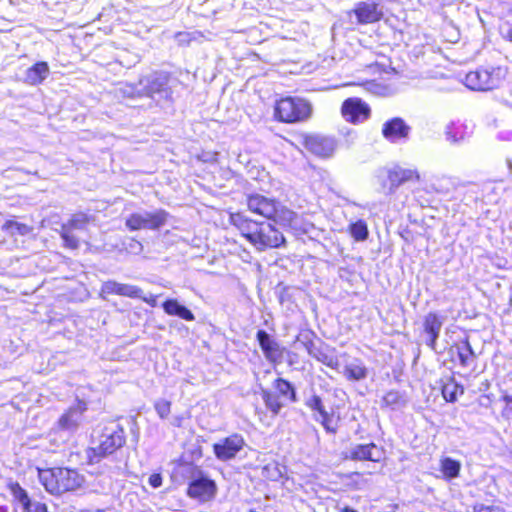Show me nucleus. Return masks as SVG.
<instances>
[{
	"mask_svg": "<svg viewBox=\"0 0 512 512\" xmlns=\"http://www.w3.org/2000/svg\"><path fill=\"white\" fill-rule=\"evenodd\" d=\"M243 444V439L240 436L233 435L215 443L213 449L216 457L225 461L233 458L241 450Z\"/></svg>",
	"mask_w": 512,
	"mask_h": 512,
	"instance_id": "412c9836",
	"label": "nucleus"
},
{
	"mask_svg": "<svg viewBox=\"0 0 512 512\" xmlns=\"http://www.w3.org/2000/svg\"><path fill=\"white\" fill-rule=\"evenodd\" d=\"M258 215H261L263 221H272L274 223H291L295 214L274 199H268L258 196Z\"/></svg>",
	"mask_w": 512,
	"mask_h": 512,
	"instance_id": "9d476101",
	"label": "nucleus"
},
{
	"mask_svg": "<svg viewBox=\"0 0 512 512\" xmlns=\"http://www.w3.org/2000/svg\"><path fill=\"white\" fill-rule=\"evenodd\" d=\"M38 477L47 492L60 495L82 487L85 478L75 469L56 467L39 470Z\"/></svg>",
	"mask_w": 512,
	"mask_h": 512,
	"instance_id": "f257e3e1",
	"label": "nucleus"
},
{
	"mask_svg": "<svg viewBox=\"0 0 512 512\" xmlns=\"http://www.w3.org/2000/svg\"><path fill=\"white\" fill-rule=\"evenodd\" d=\"M25 512H47V507L45 504L40 502L32 503L30 502V506L24 510Z\"/></svg>",
	"mask_w": 512,
	"mask_h": 512,
	"instance_id": "58836bf2",
	"label": "nucleus"
},
{
	"mask_svg": "<svg viewBox=\"0 0 512 512\" xmlns=\"http://www.w3.org/2000/svg\"><path fill=\"white\" fill-rule=\"evenodd\" d=\"M402 396L396 390L387 391L381 398L380 406L382 409H394L402 404Z\"/></svg>",
	"mask_w": 512,
	"mask_h": 512,
	"instance_id": "2f4dec72",
	"label": "nucleus"
},
{
	"mask_svg": "<svg viewBox=\"0 0 512 512\" xmlns=\"http://www.w3.org/2000/svg\"><path fill=\"white\" fill-rule=\"evenodd\" d=\"M144 300L149 303L152 307H155L157 305V298L150 296L149 298H144Z\"/></svg>",
	"mask_w": 512,
	"mask_h": 512,
	"instance_id": "49530a36",
	"label": "nucleus"
},
{
	"mask_svg": "<svg viewBox=\"0 0 512 512\" xmlns=\"http://www.w3.org/2000/svg\"><path fill=\"white\" fill-rule=\"evenodd\" d=\"M290 223H274L272 221H258V244L262 248H276L285 241L280 227Z\"/></svg>",
	"mask_w": 512,
	"mask_h": 512,
	"instance_id": "ddd939ff",
	"label": "nucleus"
},
{
	"mask_svg": "<svg viewBox=\"0 0 512 512\" xmlns=\"http://www.w3.org/2000/svg\"><path fill=\"white\" fill-rule=\"evenodd\" d=\"M349 14H354L360 25L374 24L384 17L380 3L375 0L357 2Z\"/></svg>",
	"mask_w": 512,
	"mask_h": 512,
	"instance_id": "2eb2a0df",
	"label": "nucleus"
},
{
	"mask_svg": "<svg viewBox=\"0 0 512 512\" xmlns=\"http://www.w3.org/2000/svg\"><path fill=\"white\" fill-rule=\"evenodd\" d=\"M313 107L309 100L299 96H281L273 106V118L284 124H296L309 120Z\"/></svg>",
	"mask_w": 512,
	"mask_h": 512,
	"instance_id": "f03ea898",
	"label": "nucleus"
},
{
	"mask_svg": "<svg viewBox=\"0 0 512 512\" xmlns=\"http://www.w3.org/2000/svg\"><path fill=\"white\" fill-rule=\"evenodd\" d=\"M2 230L6 231L8 234L14 235H27L30 234L33 228L25 223H20L14 219L6 220L2 225Z\"/></svg>",
	"mask_w": 512,
	"mask_h": 512,
	"instance_id": "7c9ffc66",
	"label": "nucleus"
},
{
	"mask_svg": "<svg viewBox=\"0 0 512 512\" xmlns=\"http://www.w3.org/2000/svg\"><path fill=\"white\" fill-rule=\"evenodd\" d=\"M511 301H512V298H511Z\"/></svg>",
	"mask_w": 512,
	"mask_h": 512,
	"instance_id": "864d4df0",
	"label": "nucleus"
},
{
	"mask_svg": "<svg viewBox=\"0 0 512 512\" xmlns=\"http://www.w3.org/2000/svg\"><path fill=\"white\" fill-rule=\"evenodd\" d=\"M262 398L267 408L275 416L279 413L282 406L296 401V393L289 381L277 378L273 383L272 389L262 391Z\"/></svg>",
	"mask_w": 512,
	"mask_h": 512,
	"instance_id": "20e7f679",
	"label": "nucleus"
},
{
	"mask_svg": "<svg viewBox=\"0 0 512 512\" xmlns=\"http://www.w3.org/2000/svg\"><path fill=\"white\" fill-rule=\"evenodd\" d=\"M503 39L507 42L512 43V24L507 29L506 33L503 35Z\"/></svg>",
	"mask_w": 512,
	"mask_h": 512,
	"instance_id": "a18cd8bd",
	"label": "nucleus"
},
{
	"mask_svg": "<svg viewBox=\"0 0 512 512\" xmlns=\"http://www.w3.org/2000/svg\"><path fill=\"white\" fill-rule=\"evenodd\" d=\"M168 217L169 214L164 209H158L144 215L132 213L126 218L125 226L129 231L158 230L166 224Z\"/></svg>",
	"mask_w": 512,
	"mask_h": 512,
	"instance_id": "6e6552de",
	"label": "nucleus"
},
{
	"mask_svg": "<svg viewBox=\"0 0 512 512\" xmlns=\"http://www.w3.org/2000/svg\"><path fill=\"white\" fill-rule=\"evenodd\" d=\"M303 145L309 153L322 159L332 157L337 149L336 139L323 135H307Z\"/></svg>",
	"mask_w": 512,
	"mask_h": 512,
	"instance_id": "4468645a",
	"label": "nucleus"
},
{
	"mask_svg": "<svg viewBox=\"0 0 512 512\" xmlns=\"http://www.w3.org/2000/svg\"><path fill=\"white\" fill-rule=\"evenodd\" d=\"M365 91L376 95L385 94L388 90L386 85L378 83L376 80H366L358 84Z\"/></svg>",
	"mask_w": 512,
	"mask_h": 512,
	"instance_id": "72a5a7b5",
	"label": "nucleus"
},
{
	"mask_svg": "<svg viewBox=\"0 0 512 512\" xmlns=\"http://www.w3.org/2000/svg\"><path fill=\"white\" fill-rule=\"evenodd\" d=\"M357 362L344 367L343 374L349 381H360L367 377L368 370L366 366L360 360H357Z\"/></svg>",
	"mask_w": 512,
	"mask_h": 512,
	"instance_id": "c85d7f7f",
	"label": "nucleus"
},
{
	"mask_svg": "<svg viewBox=\"0 0 512 512\" xmlns=\"http://www.w3.org/2000/svg\"><path fill=\"white\" fill-rule=\"evenodd\" d=\"M347 231L356 242L365 241L369 236L367 223L362 219L350 223Z\"/></svg>",
	"mask_w": 512,
	"mask_h": 512,
	"instance_id": "c756f323",
	"label": "nucleus"
},
{
	"mask_svg": "<svg viewBox=\"0 0 512 512\" xmlns=\"http://www.w3.org/2000/svg\"><path fill=\"white\" fill-rule=\"evenodd\" d=\"M474 512H495V508L492 506L478 505L474 507Z\"/></svg>",
	"mask_w": 512,
	"mask_h": 512,
	"instance_id": "79ce46f5",
	"label": "nucleus"
},
{
	"mask_svg": "<svg viewBox=\"0 0 512 512\" xmlns=\"http://www.w3.org/2000/svg\"><path fill=\"white\" fill-rule=\"evenodd\" d=\"M10 490L14 499L21 505L23 511L30 506L31 501L26 491L18 483L12 484Z\"/></svg>",
	"mask_w": 512,
	"mask_h": 512,
	"instance_id": "473e14b6",
	"label": "nucleus"
},
{
	"mask_svg": "<svg viewBox=\"0 0 512 512\" xmlns=\"http://www.w3.org/2000/svg\"><path fill=\"white\" fill-rule=\"evenodd\" d=\"M305 405L313 412V418L320 423L326 433L336 435L340 427V415L334 411H327L322 398L312 395L305 401Z\"/></svg>",
	"mask_w": 512,
	"mask_h": 512,
	"instance_id": "0eeeda50",
	"label": "nucleus"
},
{
	"mask_svg": "<svg viewBox=\"0 0 512 512\" xmlns=\"http://www.w3.org/2000/svg\"><path fill=\"white\" fill-rule=\"evenodd\" d=\"M340 114L347 123L359 125L371 117L372 110L362 98L349 97L342 102Z\"/></svg>",
	"mask_w": 512,
	"mask_h": 512,
	"instance_id": "1a4fd4ad",
	"label": "nucleus"
},
{
	"mask_svg": "<svg viewBox=\"0 0 512 512\" xmlns=\"http://www.w3.org/2000/svg\"><path fill=\"white\" fill-rule=\"evenodd\" d=\"M320 342H314L312 340H308L306 342H304V347L305 349L307 350L308 354L312 357L313 355V351L316 350V348L318 347Z\"/></svg>",
	"mask_w": 512,
	"mask_h": 512,
	"instance_id": "a19ab883",
	"label": "nucleus"
},
{
	"mask_svg": "<svg viewBox=\"0 0 512 512\" xmlns=\"http://www.w3.org/2000/svg\"><path fill=\"white\" fill-rule=\"evenodd\" d=\"M420 179L421 176L417 169L396 167L389 170L387 174V180L391 189L398 188L408 183H417Z\"/></svg>",
	"mask_w": 512,
	"mask_h": 512,
	"instance_id": "4be33fe9",
	"label": "nucleus"
},
{
	"mask_svg": "<svg viewBox=\"0 0 512 512\" xmlns=\"http://www.w3.org/2000/svg\"><path fill=\"white\" fill-rule=\"evenodd\" d=\"M119 291L121 292L122 295L129 296V297H134V296L138 295V291L139 290L128 289V290H119Z\"/></svg>",
	"mask_w": 512,
	"mask_h": 512,
	"instance_id": "c03bdc74",
	"label": "nucleus"
},
{
	"mask_svg": "<svg viewBox=\"0 0 512 512\" xmlns=\"http://www.w3.org/2000/svg\"><path fill=\"white\" fill-rule=\"evenodd\" d=\"M48 73V63L45 61H38L27 69L25 82L31 86L40 85L46 79Z\"/></svg>",
	"mask_w": 512,
	"mask_h": 512,
	"instance_id": "b1692460",
	"label": "nucleus"
},
{
	"mask_svg": "<svg viewBox=\"0 0 512 512\" xmlns=\"http://www.w3.org/2000/svg\"><path fill=\"white\" fill-rule=\"evenodd\" d=\"M494 397L492 394H482L479 399V405L485 408H490L493 404Z\"/></svg>",
	"mask_w": 512,
	"mask_h": 512,
	"instance_id": "4c0bfd02",
	"label": "nucleus"
},
{
	"mask_svg": "<svg viewBox=\"0 0 512 512\" xmlns=\"http://www.w3.org/2000/svg\"><path fill=\"white\" fill-rule=\"evenodd\" d=\"M445 320L446 317L437 311H430L422 318L420 336L433 351L436 350L437 340Z\"/></svg>",
	"mask_w": 512,
	"mask_h": 512,
	"instance_id": "9b49d317",
	"label": "nucleus"
},
{
	"mask_svg": "<svg viewBox=\"0 0 512 512\" xmlns=\"http://www.w3.org/2000/svg\"><path fill=\"white\" fill-rule=\"evenodd\" d=\"M340 512H357L354 508L352 507H349V506H345L343 507Z\"/></svg>",
	"mask_w": 512,
	"mask_h": 512,
	"instance_id": "de8ad7c7",
	"label": "nucleus"
},
{
	"mask_svg": "<svg viewBox=\"0 0 512 512\" xmlns=\"http://www.w3.org/2000/svg\"><path fill=\"white\" fill-rule=\"evenodd\" d=\"M164 311L173 316H178L186 321L194 320L193 313L185 306L179 304L176 300H167L163 303Z\"/></svg>",
	"mask_w": 512,
	"mask_h": 512,
	"instance_id": "bb28decb",
	"label": "nucleus"
},
{
	"mask_svg": "<svg viewBox=\"0 0 512 512\" xmlns=\"http://www.w3.org/2000/svg\"><path fill=\"white\" fill-rule=\"evenodd\" d=\"M258 344L271 364L276 365L282 361L285 349L265 331L258 330Z\"/></svg>",
	"mask_w": 512,
	"mask_h": 512,
	"instance_id": "6ab92c4d",
	"label": "nucleus"
},
{
	"mask_svg": "<svg viewBox=\"0 0 512 512\" xmlns=\"http://www.w3.org/2000/svg\"><path fill=\"white\" fill-rule=\"evenodd\" d=\"M246 237H247L251 242H254V241H255V239H254L253 235H251V234H247V235H246Z\"/></svg>",
	"mask_w": 512,
	"mask_h": 512,
	"instance_id": "09e8293b",
	"label": "nucleus"
},
{
	"mask_svg": "<svg viewBox=\"0 0 512 512\" xmlns=\"http://www.w3.org/2000/svg\"><path fill=\"white\" fill-rule=\"evenodd\" d=\"M125 443L124 430L116 424L103 429L95 445L90 449L91 461H99L100 458L114 453Z\"/></svg>",
	"mask_w": 512,
	"mask_h": 512,
	"instance_id": "7ed1b4c3",
	"label": "nucleus"
},
{
	"mask_svg": "<svg viewBox=\"0 0 512 512\" xmlns=\"http://www.w3.org/2000/svg\"><path fill=\"white\" fill-rule=\"evenodd\" d=\"M501 82L500 68L495 67H480L469 71L464 79V84L468 89L480 92L494 90L500 86Z\"/></svg>",
	"mask_w": 512,
	"mask_h": 512,
	"instance_id": "39448f33",
	"label": "nucleus"
},
{
	"mask_svg": "<svg viewBox=\"0 0 512 512\" xmlns=\"http://www.w3.org/2000/svg\"><path fill=\"white\" fill-rule=\"evenodd\" d=\"M262 473L268 480H276L280 476V473L277 471L276 463L264 466Z\"/></svg>",
	"mask_w": 512,
	"mask_h": 512,
	"instance_id": "e433bc0d",
	"label": "nucleus"
},
{
	"mask_svg": "<svg viewBox=\"0 0 512 512\" xmlns=\"http://www.w3.org/2000/svg\"><path fill=\"white\" fill-rule=\"evenodd\" d=\"M312 357L331 369L336 370L339 367V360L334 354V350H330L328 346L322 343H319L316 350L313 351Z\"/></svg>",
	"mask_w": 512,
	"mask_h": 512,
	"instance_id": "a878e982",
	"label": "nucleus"
},
{
	"mask_svg": "<svg viewBox=\"0 0 512 512\" xmlns=\"http://www.w3.org/2000/svg\"><path fill=\"white\" fill-rule=\"evenodd\" d=\"M501 401L504 404L501 410L502 417L504 419H512V395L503 394Z\"/></svg>",
	"mask_w": 512,
	"mask_h": 512,
	"instance_id": "c9c22d12",
	"label": "nucleus"
},
{
	"mask_svg": "<svg viewBox=\"0 0 512 512\" xmlns=\"http://www.w3.org/2000/svg\"><path fill=\"white\" fill-rule=\"evenodd\" d=\"M350 475H360V473L359 472H353Z\"/></svg>",
	"mask_w": 512,
	"mask_h": 512,
	"instance_id": "8fccbe9b",
	"label": "nucleus"
},
{
	"mask_svg": "<svg viewBox=\"0 0 512 512\" xmlns=\"http://www.w3.org/2000/svg\"><path fill=\"white\" fill-rule=\"evenodd\" d=\"M217 487L213 480L205 477L194 479L190 482L187 490L189 497L202 502L210 501L216 495Z\"/></svg>",
	"mask_w": 512,
	"mask_h": 512,
	"instance_id": "aec40b11",
	"label": "nucleus"
},
{
	"mask_svg": "<svg viewBox=\"0 0 512 512\" xmlns=\"http://www.w3.org/2000/svg\"><path fill=\"white\" fill-rule=\"evenodd\" d=\"M148 483L153 487V488H158L162 485V476L161 474L159 473H154V474H151L148 478Z\"/></svg>",
	"mask_w": 512,
	"mask_h": 512,
	"instance_id": "ea45409f",
	"label": "nucleus"
},
{
	"mask_svg": "<svg viewBox=\"0 0 512 512\" xmlns=\"http://www.w3.org/2000/svg\"><path fill=\"white\" fill-rule=\"evenodd\" d=\"M183 422L182 416H174L171 420V424L175 427H181Z\"/></svg>",
	"mask_w": 512,
	"mask_h": 512,
	"instance_id": "37998d69",
	"label": "nucleus"
},
{
	"mask_svg": "<svg viewBox=\"0 0 512 512\" xmlns=\"http://www.w3.org/2000/svg\"><path fill=\"white\" fill-rule=\"evenodd\" d=\"M171 406H172L171 401L164 399V398L157 399L154 402V409H155L157 415L159 416V418L163 419V420L167 419L168 416L170 415Z\"/></svg>",
	"mask_w": 512,
	"mask_h": 512,
	"instance_id": "f704fd0d",
	"label": "nucleus"
},
{
	"mask_svg": "<svg viewBox=\"0 0 512 512\" xmlns=\"http://www.w3.org/2000/svg\"><path fill=\"white\" fill-rule=\"evenodd\" d=\"M86 403L77 401L58 420L57 428L62 433V441H66L70 434L75 432L83 421V413L86 411Z\"/></svg>",
	"mask_w": 512,
	"mask_h": 512,
	"instance_id": "f8f14e48",
	"label": "nucleus"
},
{
	"mask_svg": "<svg viewBox=\"0 0 512 512\" xmlns=\"http://www.w3.org/2000/svg\"><path fill=\"white\" fill-rule=\"evenodd\" d=\"M450 360L464 369L473 370L476 365L474 353L468 338L455 342L450 347Z\"/></svg>",
	"mask_w": 512,
	"mask_h": 512,
	"instance_id": "dca6fc26",
	"label": "nucleus"
},
{
	"mask_svg": "<svg viewBox=\"0 0 512 512\" xmlns=\"http://www.w3.org/2000/svg\"><path fill=\"white\" fill-rule=\"evenodd\" d=\"M461 467V462L451 457H441L439 460V470L445 481H451L459 477Z\"/></svg>",
	"mask_w": 512,
	"mask_h": 512,
	"instance_id": "393cba45",
	"label": "nucleus"
},
{
	"mask_svg": "<svg viewBox=\"0 0 512 512\" xmlns=\"http://www.w3.org/2000/svg\"><path fill=\"white\" fill-rule=\"evenodd\" d=\"M411 126L401 117L386 120L381 128V134L390 143L406 141L411 133Z\"/></svg>",
	"mask_w": 512,
	"mask_h": 512,
	"instance_id": "f3484780",
	"label": "nucleus"
},
{
	"mask_svg": "<svg viewBox=\"0 0 512 512\" xmlns=\"http://www.w3.org/2000/svg\"><path fill=\"white\" fill-rule=\"evenodd\" d=\"M94 217L85 212H76L71 217L62 223L59 230V235L63 240V246L69 250H77L80 247L81 241L75 235V230L85 229L92 221Z\"/></svg>",
	"mask_w": 512,
	"mask_h": 512,
	"instance_id": "423d86ee",
	"label": "nucleus"
},
{
	"mask_svg": "<svg viewBox=\"0 0 512 512\" xmlns=\"http://www.w3.org/2000/svg\"><path fill=\"white\" fill-rule=\"evenodd\" d=\"M384 449L375 443L357 444L349 453L342 455L343 460L380 462Z\"/></svg>",
	"mask_w": 512,
	"mask_h": 512,
	"instance_id": "a211bd4d",
	"label": "nucleus"
},
{
	"mask_svg": "<svg viewBox=\"0 0 512 512\" xmlns=\"http://www.w3.org/2000/svg\"><path fill=\"white\" fill-rule=\"evenodd\" d=\"M510 15L512 16V8L509 10Z\"/></svg>",
	"mask_w": 512,
	"mask_h": 512,
	"instance_id": "3c124183",
	"label": "nucleus"
},
{
	"mask_svg": "<svg viewBox=\"0 0 512 512\" xmlns=\"http://www.w3.org/2000/svg\"><path fill=\"white\" fill-rule=\"evenodd\" d=\"M441 394L446 402L454 403L458 396L464 394V387L457 383L453 376H447L440 380Z\"/></svg>",
	"mask_w": 512,
	"mask_h": 512,
	"instance_id": "5701e85b",
	"label": "nucleus"
},
{
	"mask_svg": "<svg viewBox=\"0 0 512 512\" xmlns=\"http://www.w3.org/2000/svg\"><path fill=\"white\" fill-rule=\"evenodd\" d=\"M250 512H255V511L251 510Z\"/></svg>",
	"mask_w": 512,
	"mask_h": 512,
	"instance_id": "603ef678",
	"label": "nucleus"
},
{
	"mask_svg": "<svg viewBox=\"0 0 512 512\" xmlns=\"http://www.w3.org/2000/svg\"><path fill=\"white\" fill-rule=\"evenodd\" d=\"M446 136L452 142H459L469 136L467 126L461 121H453L446 127Z\"/></svg>",
	"mask_w": 512,
	"mask_h": 512,
	"instance_id": "cd10ccee",
	"label": "nucleus"
}]
</instances>
